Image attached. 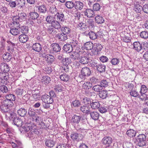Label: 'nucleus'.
Listing matches in <instances>:
<instances>
[{
	"instance_id": "53",
	"label": "nucleus",
	"mask_w": 148,
	"mask_h": 148,
	"mask_svg": "<svg viewBox=\"0 0 148 148\" xmlns=\"http://www.w3.org/2000/svg\"><path fill=\"white\" fill-rule=\"evenodd\" d=\"M140 37L144 39H148V32L147 31H142L140 34Z\"/></svg>"
},
{
	"instance_id": "51",
	"label": "nucleus",
	"mask_w": 148,
	"mask_h": 148,
	"mask_svg": "<svg viewBox=\"0 0 148 148\" xmlns=\"http://www.w3.org/2000/svg\"><path fill=\"white\" fill-rule=\"evenodd\" d=\"M55 19V18L53 17V16H51L49 15L46 17L45 21L48 23L51 24Z\"/></svg>"
},
{
	"instance_id": "1",
	"label": "nucleus",
	"mask_w": 148,
	"mask_h": 148,
	"mask_svg": "<svg viewBox=\"0 0 148 148\" xmlns=\"http://www.w3.org/2000/svg\"><path fill=\"white\" fill-rule=\"evenodd\" d=\"M10 116H9V119L11 121H13L14 125L17 127H19L23 125L22 123L23 122L14 113H12L9 114Z\"/></svg>"
},
{
	"instance_id": "19",
	"label": "nucleus",
	"mask_w": 148,
	"mask_h": 148,
	"mask_svg": "<svg viewBox=\"0 0 148 148\" xmlns=\"http://www.w3.org/2000/svg\"><path fill=\"white\" fill-rule=\"evenodd\" d=\"M18 39L20 42L25 43L28 41V38L25 34H22L19 36Z\"/></svg>"
},
{
	"instance_id": "37",
	"label": "nucleus",
	"mask_w": 148,
	"mask_h": 148,
	"mask_svg": "<svg viewBox=\"0 0 148 148\" xmlns=\"http://www.w3.org/2000/svg\"><path fill=\"white\" fill-rule=\"evenodd\" d=\"M17 5L20 8L24 7L25 4V1L24 0H17L16 1Z\"/></svg>"
},
{
	"instance_id": "4",
	"label": "nucleus",
	"mask_w": 148,
	"mask_h": 148,
	"mask_svg": "<svg viewBox=\"0 0 148 148\" xmlns=\"http://www.w3.org/2000/svg\"><path fill=\"white\" fill-rule=\"evenodd\" d=\"M56 143V139L55 137L50 138L47 140L45 142L46 145L49 147H53Z\"/></svg>"
},
{
	"instance_id": "3",
	"label": "nucleus",
	"mask_w": 148,
	"mask_h": 148,
	"mask_svg": "<svg viewBox=\"0 0 148 148\" xmlns=\"http://www.w3.org/2000/svg\"><path fill=\"white\" fill-rule=\"evenodd\" d=\"M86 52L84 51L82 54L80 55V57L79 58V62L83 64H87L89 62L90 59L88 57V55L86 54Z\"/></svg>"
},
{
	"instance_id": "41",
	"label": "nucleus",
	"mask_w": 148,
	"mask_h": 148,
	"mask_svg": "<svg viewBox=\"0 0 148 148\" xmlns=\"http://www.w3.org/2000/svg\"><path fill=\"white\" fill-rule=\"evenodd\" d=\"M30 18L33 20L37 19L39 17V14L36 12H30L29 14Z\"/></svg>"
},
{
	"instance_id": "28",
	"label": "nucleus",
	"mask_w": 148,
	"mask_h": 148,
	"mask_svg": "<svg viewBox=\"0 0 148 148\" xmlns=\"http://www.w3.org/2000/svg\"><path fill=\"white\" fill-rule=\"evenodd\" d=\"M55 16L57 17V20H58L59 21H60L61 22L64 21V15L62 12H57Z\"/></svg>"
},
{
	"instance_id": "55",
	"label": "nucleus",
	"mask_w": 148,
	"mask_h": 148,
	"mask_svg": "<svg viewBox=\"0 0 148 148\" xmlns=\"http://www.w3.org/2000/svg\"><path fill=\"white\" fill-rule=\"evenodd\" d=\"M8 90L7 87L5 85H3L0 86V92L3 93H7Z\"/></svg>"
},
{
	"instance_id": "60",
	"label": "nucleus",
	"mask_w": 148,
	"mask_h": 148,
	"mask_svg": "<svg viewBox=\"0 0 148 148\" xmlns=\"http://www.w3.org/2000/svg\"><path fill=\"white\" fill-rule=\"evenodd\" d=\"M100 9V5L97 3H94L93 5L92 10L93 11H99Z\"/></svg>"
},
{
	"instance_id": "61",
	"label": "nucleus",
	"mask_w": 148,
	"mask_h": 148,
	"mask_svg": "<svg viewBox=\"0 0 148 148\" xmlns=\"http://www.w3.org/2000/svg\"><path fill=\"white\" fill-rule=\"evenodd\" d=\"M9 46L8 50L9 51H12L14 50V47L16 46V44L11 42H8Z\"/></svg>"
},
{
	"instance_id": "27",
	"label": "nucleus",
	"mask_w": 148,
	"mask_h": 148,
	"mask_svg": "<svg viewBox=\"0 0 148 148\" xmlns=\"http://www.w3.org/2000/svg\"><path fill=\"white\" fill-rule=\"evenodd\" d=\"M18 25L19 32H21L23 34H26L28 33V28L26 26H21L20 25Z\"/></svg>"
},
{
	"instance_id": "10",
	"label": "nucleus",
	"mask_w": 148,
	"mask_h": 148,
	"mask_svg": "<svg viewBox=\"0 0 148 148\" xmlns=\"http://www.w3.org/2000/svg\"><path fill=\"white\" fill-rule=\"evenodd\" d=\"M9 70V66L6 63H1L0 64V72L8 73Z\"/></svg>"
},
{
	"instance_id": "25",
	"label": "nucleus",
	"mask_w": 148,
	"mask_h": 148,
	"mask_svg": "<svg viewBox=\"0 0 148 148\" xmlns=\"http://www.w3.org/2000/svg\"><path fill=\"white\" fill-rule=\"evenodd\" d=\"M16 93L18 97H21L23 96L25 93V91L22 88H17L16 90Z\"/></svg>"
},
{
	"instance_id": "15",
	"label": "nucleus",
	"mask_w": 148,
	"mask_h": 148,
	"mask_svg": "<svg viewBox=\"0 0 148 148\" xmlns=\"http://www.w3.org/2000/svg\"><path fill=\"white\" fill-rule=\"evenodd\" d=\"M38 8V12L39 13L44 14L47 11L46 6L44 4H42L40 5L36 6Z\"/></svg>"
},
{
	"instance_id": "56",
	"label": "nucleus",
	"mask_w": 148,
	"mask_h": 148,
	"mask_svg": "<svg viewBox=\"0 0 148 148\" xmlns=\"http://www.w3.org/2000/svg\"><path fill=\"white\" fill-rule=\"evenodd\" d=\"M129 92L131 96L135 97H137L139 95L138 92L135 90H131Z\"/></svg>"
},
{
	"instance_id": "47",
	"label": "nucleus",
	"mask_w": 148,
	"mask_h": 148,
	"mask_svg": "<svg viewBox=\"0 0 148 148\" xmlns=\"http://www.w3.org/2000/svg\"><path fill=\"white\" fill-rule=\"evenodd\" d=\"M0 109H1L2 112H8L10 111V109L8 107L4 106L2 103V106L1 104L0 105Z\"/></svg>"
},
{
	"instance_id": "7",
	"label": "nucleus",
	"mask_w": 148,
	"mask_h": 148,
	"mask_svg": "<svg viewBox=\"0 0 148 148\" xmlns=\"http://www.w3.org/2000/svg\"><path fill=\"white\" fill-rule=\"evenodd\" d=\"M41 99L43 102L46 103H52L53 101V98L47 95H43Z\"/></svg>"
},
{
	"instance_id": "48",
	"label": "nucleus",
	"mask_w": 148,
	"mask_h": 148,
	"mask_svg": "<svg viewBox=\"0 0 148 148\" xmlns=\"http://www.w3.org/2000/svg\"><path fill=\"white\" fill-rule=\"evenodd\" d=\"M47 31L51 34L54 35L57 33L55 29L51 25L49 26L47 29Z\"/></svg>"
},
{
	"instance_id": "24",
	"label": "nucleus",
	"mask_w": 148,
	"mask_h": 148,
	"mask_svg": "<svg viewBox=\"0 0 148 148\" xmlns=\"http://www.w3.org/2000/svg\"><path fill=\"white\" fill-rule=\"evenodd\" d=\"M61 31L62 33L66 34L67 36L70 33L71 29L69 27L66 26L62 27L61 28Z\"/></svg>"
},
{
	"instance_id": "50",
	"label": "nucleus",
	"mask_w": 148,
	"mask_h": 148,
	"mask_svg": "<svg viewBox=\"0 0 148 148\" xmlns=\"http://www.w3.org/2000/svg\"><path fill=\"white\" fill-rule=\"evenodd\" d=\"M27 113V110L24 108H21L18 110V114L21 116H24Z\"/></svg>"
},
{
	"instance_id": "12",
	"label": "nucleus",
	"mask_w": 148,
	"mask_h": 148,
	"mask_svg": "<svg viewBox=\"0 0 148 148\" xmlns=\"http://www.w3.org/2000/svg\"><path fill=\"white\" fill-rule=\"evenodd\" d=\"M103 144L106 146H109L112 143V139L110 137L106 136L104 137L102 140Z\"/></svg>"
},
{
	"instance_id": "57",
	"label": "nucleus",
	"mask_w": 148,
	"mask_h": 148,
	"mask_svg": "<svg viewBox=\"0 0 148 148\" xmlns=\"http://www.w3.org/2000/svg\"><path fill=\"white\" fill-rule=\"evenodd\" d=\"M41 81L42 82H44L45 84H48L51 81V79L49 76H45L42 77V79L41 80Z\"/></svg>"
},
{
	"instance_id": "54",
	"label": "nucleus",
	"mask_w": 148,
	"mask_h": 148,
	"mask_svg": "<svg viewBox=\"0 0 148 148\" xmlns=\"http://www.w3.org/2000/svg\"><path fill=\"white\" fill-rule=\"evenodd\" d=\"M65 5L69 9H72L75 6V3L72 1H68L66 2Z\"/></svg>"
},
{
	"instance_id": "20",
	"label": "nucleus",
	"mask_w": 148,
	"mask_h": 148,
	"mask_svg": "<svg viewBox=\"0 0 148 148\" xmlns=\"http://www.w3.org/2000/svg\"><path fill=\"white\" fill-rule=\"evenodd\" d=\"M81 111L82 112L85 114L88 115L89 114L90 111V110L89 107L85 106H84L80 107Z\"/></svg>"
},
{
	"instance_id": "5",
	"label": "nucleus",
	"mask_w": 148,
	"mask_h": 148,
	"mask_svg": "<svg viewBox=\"0 0 148 148\" xmlns=\"http://www.w3.org/2000/svg\"><path fill=\"white\" fill-rule=\"evenodd\" d=\"M84 16L88 18L93 17L95 16V13L93 10L90 8H87L83 12Z\"/></svg>"
},
{
	"instance_id": "16",
	"label": "nucleus",
	"mask_w": 148,
	"mask_h": 148,
	"mask_svg": "<svg viewBox=\"0 0 148 148\" xmlns=\"http://www.w3.org/2000/svg\"><path fill=\"white\" fill-rule=\"evenodd\" d=\"M32 49L37 52H39L42 50V47L39 43H35L32 45Z\"/></svg>"
},
{
	"instance_id": "9",
	"label": "nucleus",
	"mask_w": 148,
	"mask_h": 148,
	"mask_svg": "<svg viewBox=\"0 0 148 148\" xmlns=\"http://www.w3.org/2000/svg\"><path fill=\"white\" fill-rule=\"evenodd\" d=\"M71 137L73 140H76L79 141L82 140L83 138V136L80 134L75 133L71 134Z\"/></svg>"
},
{
	"instance_id": "35",
	"label": "nucleus",
	"mask_w": 148,
	"mask_h": 148,
	"mask_svg": "<svg viewBox=\"0 0 148 148\" xmlns=\"http://www.w3.org/2000/svg\"><path fill=\"white\" fill-rule=\"evenodd\" d=\"M99 95L100 98L102 99H105L108 96L107 92L106 90L101 91L99 92Z\"/></svg>"
},
{
	"instance_id": "59",
	"label": "nucleus",
	"mask_w": 148,
	"mask_h": 148,
	"mask_svg": "<svg viewBox=\"0 0 148 148\" xmlns=\"http://www.w3.org/2000/svg\"><path fill=\"white\" fill-rule=\"evenodd\" d=\"M102 87L100 85H97L94 86L92 88V89L95 92H100L102 89Z\"/></svg>"
},
{
	"instance_id": "29",
	"label": "nucleus",
	"mask_w": 148,
	"mask_h": 148,
	"mask_svg": "<svg viewBox=\"0 0 148 148\" xmlns=\"http://www.w3.org/2000/svg\"><path fill=\"white\" fill-rule=\"evenodd\" d=\"M32 128L31 125H25V126H22L21 130L23 133L25 132L26 133H28Z\"/></svg>"
},
{
	"instance_id": "32",
	"label": "nucleus",
	"mask_w": 148,
	"mask_h": 148,
	"mask_svg": "<svg viewBox=\"0 0 148 148\" xmlns=\"http://www.w3.org/2000/svg\"><path fill=\"white\" fill-rule=\"evenodd\" d=\"M81 117L80 116L74 115L71 119L72 121L76 124H78L81 120Z\"/></svg>"
},
{
	"instance_id": "34",
	"label": "nucleus",
	"mask_w": 148,
	"mask_h": 148,
	"mask_svg": "<svg viewBox=\"0 0 148 148\" xmlns=\"http://www.w3.org/2000/svg\"><path fill=\"white\" fill-rule=\"evenodd\" d=\"M126 134L129 137H132L135 136L136 132L132 129H130L127 131Z\"/></svg>"
},
{
	"instance_id": "22",
	"label": "nucleus",
	"mask_w": 148,
	"mask_h": 148,
	"mask_svg": "<svg viewBox=\"0 0 148 148\" xmlns=\"http://www.w3.org/2000/svg\"><path fill=\"white\" fill-rule=\"evenodd\" d=\"M63 49L66 52L70 53L73 50V46L69 44H66L64 46Z\"/></svg>"
},
{
	"instance_id": "11",
	"label": "nucleus",
	"mask_w": 148,
	"mask_h": 148,
	"mask_svg": "<svg viewBox=\"0 0 148 148\" xmlns=\"http://www.w3.org/2000/svg\"><path fill=\"white\" fill-rule=\"evenodd\" d=\"M56 37L60 41L62 42L64 41L68 38V36L62 32L57 34Z\"/></svg>"
},
{
	"instance_id": "2",
	"label": "nucleus",
	"mask_w": 148,
	"mask_h": 148,
	"mask_svg": "<svg viewBox=\"0 0 148 148\" xmlns=\"http://www.w3.org/2000/svg\"><path fill=\"white\" fill-rule=\"evenodd\" d=\"M91 72L90 69L88 67L83 68L81 73L79 75V77L82 79H84L86 77L90 75Z\"/></svg>"
},
{
	"instance_id": "33",
	"label": "nucleus",
	"mask_w": 148,
	"mask_h": 148,
	"mask_svg": "<svg viewBox=\"0 0 148 148\" xmlns=\"http://www.w3.org/2000/svg\"><path fill=\"white\" fill-rule=\"evenodd\" d=\"M95 22L99 24H101L104 22V20L103 18L99 15H97L95 18Z\"/></svg>"
},
{
	"instance_id": "21",
	"label": "nucleus",
	"mask_w": 148,
	"mask_h": 148,
	"mask_svg": "<svg viewBox=\"0 0 148 148\" xmlns=\"http://www.w3.org/2000/svg\"><path fill=\"white\" fill-rule=\"evenodd\" d=\"M88 27L91 30H93L95 27V22L91 19H88L87 21Z\"/></svg>"
},
{
	"instance_id": "63",
	"label": "nucleus",
	"mask_w": 148,
	"mask_h": 148,
	"mask_svg": "<svg viewBox=\"0 0 148 148\" xmlns=\"http://www.w3.org/2000/svg\"><path fill=\"white\" fill-rule=\"evenodd\" d=\"M147 91V88L145 86V85H142L141 86L140 90V94H142V93L146 94Z\"/></svg>"
},
{
	"instance_id": "58",
	"label": "nucleus",
	"mask_w": 148,
	"mask_h": 148,
	"mask_svg": "<svg viewBox=\"0 0 148 148\" xmlns=\"http://www.w3.org/2000/svg\"><path fill=\"white\" fill-rule=\"evenodd\" d=\"M12 23L15 25H16V26L19 25V22L20 21L19 18H18L17 16H14L12 17Z\"/></svg>"
},
{
	"instance_id": "14",
	"label": "nucleus",
	"mask_w": 148,
	"mask_h": 148,
	"mask_svg": "<svg viewBox=\"0 0 148 148\" xmlns=\"http://www.w3.org/2000/svg\"><path fill=\"white\" fill-rule=\"evenodd\" d=\"M10 32L14 36H16L19 34V25L11 27L10 31Z\"/></svg>"
},
{
	"instance_id": "40",
	"label": "nucleus",
	"mask_w": 148,
	"mask_h": 148,
	"mask_svg": "<svg viewBox=\"0 0 148 148\" xmlns=\"http://www.w3.org/2000/svg\"><path fill=\"white\" fill-rule=\"evenodd\" d=\"M3 59L5 60H6L7 62L10 61L12 58L11 55V54L8 53H5L2 56Z\"/></svg>"
},
{
	"instance_id": "62",
	"label": "nucleus",
	"mask_w": 148,
	"mask_h": 148,
	"mask_svg": "<svg viewBox=\"0 0 148 148\" xmlns=\"http://www.w3.org/2000/svg\"><path fill=\"white\" fill-rule=\"evenodd\" d=\"M29 115L32 118L35 115L36 113L35 110L31 108L29 109L28 112Z\"/></svg>"
},
{
	"instance_id": "42",
	"label": "nucleus",
	"mask_w": 148,
	"mask_h": 148,
	"mask_svg": "<svg viewBox=\"0 0 148 148\" xmlns=\"http://www.w3.org/2000/svg\"><path fill=\"white\" fill-rule=\"evenodd\" d=\"M17 16L21 21L25 20L27 18L26 14L24 12L19 13Z\"/></svg>"
},
{
	"instance_id": "36",
	"label": "nucleus",
	"mask_w": 148,
	"mask_h": 148,
	"mask_svg": "<svg viewBox=\"0 0 148 148\" xmlns=\"http://www.w3.org/2000/svg\"><path fill=\"white\" fill-rule=\"evenodd\" d=\"M0 78L2 79L7 80L9 78L8 73L0 72Z\"/></svg>"
},
{
	"instance_id": "46",
	"label": "nucleus",
	"mask_w": 148,
	"mask_h": 148,
	"mask_svg": "<svg viewBox=\"0 0 148 148\" xmlns=\"http://www.w3.org/2000/svg\"><path fill=\"white\" fill-rule=\"evenodd\" d=\"M88 35L89 36V38L91 40H95L97 38V34L93 31L89 32Z\"/></svg>"
},
{
	"instance_id": "45",
	"label": "nucleus",
	"mask_w": 148,
	"mask_h": 148,
	"mask_svg": "<svg viewBox=\"0 0 148 148\" xmlns=\"http://www.w3.org/2000/svg\"><path fill=\"white\" fill-rule=\"evenodd\" d=\"M60 78L61 80L66 82L69 79V76L67 74H63L60 75Z\"/></svg>"
},
{
	"instance_id": "64",
	"label": "nucleus",
	"mask_w": 148,
	"mask_h": 148,
	"mask_svg": "<svg viewBox=\"0 0 148 148\" xmlns=\"http://www.w3.org/2000/svg\"><path fill=\"white\" fill-rule=\"evenodd\" d=\"M57 8L53 5L51 6L49 9V12L52 14H55L57 12Z\"/></svg>"
},
{
	"instance_id": "8",
	"label": "nucleus",
	"mask_w": 148,
	"mask_h": 148,
	"mask_svg": "<svg viewBox=\"0 0 148 148\" xmlns=\"http://www.w3.org/2000/svg\"><path fill=\"white\" fill-rule=\"evenodd\" d=\"M83 53V51L76 50L75 52L70 53V56L71 58L74 60H76L80 57V55Z\"/></svg>"
},
{
	"instance_id": "43",
	"label": "nucleus",
	"mask_w": 148,
	"mask_h": 148,
	"mask_svg": "<svg viewBox=\"0 0 148 148\" xmlns=\"http://www.w3.org/2000/svg\"><path fill=\"white\" fill-rule=\"evenodd\" d=\"M92 86L91 84L89 82H85L82 85L83 88L86 90H88Z\"/></svg>"
},
{
	"instance_id": "39",
	"label": "nucleus",
	"mask_w": 148,
	"mask_h": 148,
	"mask_svg": "<svg viewBox=\"0 0 148 148\" xmlns=\"http://www.w3.org/2000/svg\"><path fill=\"white\" fill-rule=\"evenodd\" d=\"M2 103L4 105V106H7L9 108L10 107H12L14 105L13 103L12 102L7 99L3 101Z\"/></svg>"
},
{
	"instance_id": "18",
	"label": "nucleus",
	"mask_w": 148,
	"mask_h": 148,
	"mask_svg": "<svg viewBox=\"0 0 148 148\" xmlns=\"http://www.w3.org/2000/svg\"><path fill=\"white\" fill-rule=\"evenodd\" d=\"M43 56L46 59V60L48 62L52 63L54 61V57L51 55L43 54Z\"/></svg>"
},
{
	"instance_id": "23",
	"label": "nucleus",
	"mask_w": 148,
	"mask_h": 148,
	"mask_svg": "<svg viewBox=\"0 0 148 148\" xmlns=\"http://www.w3.org/2000/svg\"><path fill=\"white\" fill-rule=\"evenodd\" d=\"M51 26H52L55 29L58 30L61 28V26L59 22L56 20V19L51 24Z\"/></svg>"
},
{
	"instance_id": "13",
	"label": "nucleus",
	"mask_w": 148,
	"mask_h": 148,
	"mask_svg": "<svg viewBox=\"0 0 148 148\" xmlns=\"http://www.w3.org/2000/svg\"><path fill=\"white\" fill-rule=\"evenodd\" d=\"M132 45L133 49L137 52H139L142 49V45L139 42H135Z\"/></svg>"
},
{
	"instance_id": "38",
	"label": "nucleus",
	"mask_w": 148,
	"mask_h": 148,
	"mask_svg": "<svg viewBox=\"0 0 148 148\" xmlns=\"http://www.w3.org/2000/svg\"><path fill=\"white\" fill-rule=\"evenodd\" d=\"M134 10L136 12L139 13H140L141 14L140 12H141L142 10H143V7L138 4H135Z\"/></svg>"
},
{
	"instance_id": "31",
	"label": "nucleus",
	"mask_w": 148,
	"mask_h": 148,
	"mask_svg": "<svg viewBox=\"0 0 148 148\" xmlns=\"http://www.w3.org/2000/svg\"><path fill=\"white\" fill-rule=\"evenodd\" d=\"M93 45L91 42H87L85 43L84 45V48L87 50H90L93 48Z\"/></svg>"
},
{
	"instance_id": "52",
	"label": "nucleus",
	"mask_w": 148,
	"mask_h": 148,
	"mask_svg": "<svg viewBox=\"0 0 148 148\" xmlns=\"http://www.w3.org/2000/svg\"><path fill=\"white\" fill-rule=\"evenodd\" d=\"M5 98L7 99L12 102L15 100L16 96L13 94H9L6 95Z\"/></svg>"
},
{
	"instance_id": "26",
	"label": "nucleus",
	"mask_w": 148,
	"mask_h": 148,
	"mask_svg": "<svg viewBox=\"0 0 148 148\" xmlns=\"http://www.w3.org/2000/svg\"><path fill=\"white\" fill-rule=\"evenodd\" d=\"M89 114L91 118L94 120H97L99 118V114L96 112L92 111L90 112Z\"/></svg>"
},
{
	"instance_id": "44",
	"label": "nucleus",
	"mask_w": 148,
	"mask_h": 148,
	"mask_svg": "<svg viewBox=\"0 0 148 148\" xmlns=\"http://www.w3.org/2000/svg\"><path fill=\"white\" fill-rule=\"evenodd\" d=\"M91 108L93 109L99 108L100 106V104L98 102H93L90 104Z\"/></svg>"
},
{
	"instance_id": "6",
	"label": "nucleus",
	"mask_w": 148,
	"mask_h": 148,
	"mask_svg": "<svg viewBox=\"0 0 148 148\" xmlns=\"http://www.w3.org/2000/svg\"><path fill=\"white\" fill-rule=\"evenodd\" d=\"M51 53L53 54L59 52L61 50V47L57 43H53L51 45Z\"/></svg>"
},
{
	"instance_id": "17",
	"label": "nucleus",
	"mask_w": 148,
	"mask_h": 148,
	"mask_svg": "<svg viewBox=\"0 0 148 148\" xmlns=\"http://www.w3.org/2000/svg\"><path fill=\"white\" fill-rule=\"evenodd\" d=\"M77 27L81 31H85L87 29V26L86 23L82 22L78 23Z\"/></svg>"
},
{
	"instance_id": "30",
	"label": "nucleus",
	"mask_w": 148,
	"mask_h": 148,
	"mask_svg": "<svg viewBox=\"0 0 148 148\" xmlns=\"http://www.w3.org/2000/svg\"><path fill=\"white\" fill-rule=\"evenodd\" d=\"M84 7V4L83 3L80 1L75 2V9L76 10H81Z\"/></svg>"
},
{
	"instance_id": "49",
	"label": "nucleus",
	"mask_w": 148,
	"mask_h": 148,
	"mask_svg": "<svg viewBox=\"0 0 148 148\" xmlns=\"http://www.w3.org/2000/svg\"><path fill=\"white\" fill-rule=\"evenodd\" d=\"M96 69L97 71L101 73L104 72L106 69V66L104 65L98 64Z\"/></svg>"
}]
</instances>
